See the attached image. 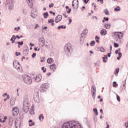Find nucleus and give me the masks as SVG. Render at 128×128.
<instances>
[{
  "label": "nucleus",
  "instance_id": "f257e3e1",
  "mask_svg": "<svg viewBox=\"0 0 128 128\" xmlns=\"http://www.w3.org/2000/svg\"><path fill=\"white\" fill-rule=\"evenodd\" d=\"M112 34L113 36H114V38L118 39L119 42H120V44L124 42V40L122 39L124 38V33L122 32H113Z\"/></svg>",
  "mask_w": 128,
  "mask_h": 128
},
{
  "label": "nucleus",
  "instance_id": "f03ea898",
  "mask_svg": "<svg viewBox=\"0 0 128 128\" xmlns=\"http://www.w3.org/2000/svg\"><path fill=\"white\" fill-rule=\"evenodd\" d=\"M22 80L26 84H32V78L26 74H24L22 76Z\"/></svg>",
  "mask_w": 128,
  "mask_h": 128
},
{
  "label": "nucleus",
  "instance_id": "7ed1b4c3",
  "mask_svg": "<svg viewBox=\"0 0 128 128\" xmlns=\"http://www.w3.org/2000/svg\"><path fill=\"white\" fill-rule=\"evenodd\" d=\"M64 50L66 52L72 54V47L70 44H66L64 46Z\"/></svg>",
  "mask_w": 128,
  "mask_h": 128
},
{
  "label": "nucleus",
  "instance_id": "20e7f679",
  "mask_svg": "<svg viewBox=\"0 0 128 128\" xmlns=\"http://www.w3.org/2000/svg\"><path fill=\"white\" fill-rule=\"evenodd\" d=\"M6 8H8L10 12H12V10H14V4H12V2L6 1Z\"/></svg>",
  "mask_w": 128,
  "mask_h": 128
},
{
  "label": "nucleus",
  "instance_id": "39448f33",
  "mask_svg": "<svg viewBox=\"0 0 128 128\" xmlns=\"http://www.w3.org/2000/svg\"><path fill=\"white\" fill-rule=\"evenodd\" d=\"M13 66L14 68H16L18 72L20 71V68H22V66H20V64L17 60H14L13 62Z\"/></svg>",
  "mask_w": 128,
  "mask_h": 128
},
{
  "label": "nucleus",
  "instance_id": "423d86ee",
  "mask_svg": "<svg viewBox=\"0 0 128 128\" xmlns=\"http://www.w3.org/2000/svg\"><path fill=\"white\" fill-rule=\"evenodd\" d=\"M48 90V86H46V84H42L40 87V92H44Z\"/></svg>",
  "mask_w": 128,
  "mask_h": 128
},
{
  "label": "nucleus",
  "instance_id": "0eeeda50",
  "mask_svg": "<svg viewBox=\"0 0 128 128\" xmlns=\"http://www.w3.org/2000/svg\"><path fill=\"white\" fill-rule=\"evenodd\" d=\"M34 100L38 104L40 102V95L38 94V92H36L34 96Z\"/></svg>",
  "mask_w": 128,
  "mask_h": 128
},
{
  "label": "nucleus",
  "instance_id": "6e6552de",
  "mask_svg": "<svg viewBox=\"0 0 128 128\" xmlns=\"http://www.w3.org/2000/svg\"><path fill=\"white\" fill-rule=\"evenodd\" d=\"M42 75L40 74H37L36 77L34 78V80H35L36 82H40V80H42Z\"/></svg>",
  "mask_w": 128,
  "mask_h": 128
},
{
  "label": "nucleus",
  "instance_id": "1a4fd4ad",
  "mask_svg": "<svg viewBox=\"0 0 128 128\" xmlns=\"http://www.w3.org/2000/svg\"><path fill=\"white\" fill-rule=\"evenodd\" d=\"M20 110H18V108L17 107L14 108L12 110L13 116H16L18 114Z\"/></svg>",
  "mask_w": 128,
  "mask_h": 128
},
{
  "label": "nucleus",
  "instance_id": "9d476101",
  "mask_svg": "<svg viewBox=\"0 0 128 128\" xmlns=\"http://www.w3.org/2000/svg\"><path fill=\"white\" fill-rule=\"evenodd\" d=\"M39 44L42 46H44V44H46V40H44V37H41L38 40Z\"/></svg>",
  "mask_w": 128,
  "mask_h": 128
},
{
  "label": "nucleus",
  "instance_id": "9b49d317",
  "mask_svg": "<svg viewBox=\"0 0 128 128\" xmlns=\"http://www.w3.org/2000/svg\"><path fill=\"white\" fill-rule=\"evenodd\" d=\"M20 126H22L20 120H16L15 122V128H20Z\"/></svg>",
  "mask_w": 128,
  "mask_h": 128
},
{
  "label": "nucleus",
  "instance_id": "f8f14e48",
  "mask_svg": "<svg viewBox=\"0 0 128 128\" xmlns=\"http://www.w3.org/2000/svg\"><path fill=\"white\" fill-rule=\"evenodd\" d=\"M30 101L28 100V97L25 96L24 98L23 105L28 106Z\"/></svg>",
  "mask_w": 128,
  "mask_h": 128
},
{
  "label": "nucleus",
  "instance_id": "ddd939ff",
  "mask_svg": "<svg viewBox=\"0 0 128 128\" xmlns=\"http://www.w3.org/2000/svg\"><path fill=\"white\" fill-rule=\"evenodd\" d=\"M23 110L25 112H28L30 110V106L29 105H23Z\"/></svg>",
  "mask_w": 128,
  "mask_h": 128
},
{
  "label": "nucleus",
  "instance_id": "4468645a",
  "mask_svg": "<svg viewBox=\"0 0 128 128\" xmlns=\"http://www.w3.org/2000/svg\"><path fill=\"white\" fill-rule=\"evenodd\" d=\"M62 16L61 15H58L55 18V22H56V23L59 22H60L62 20Z\"/></svg>",
  "mask_w": 128,
  "mask_h": 128
},
{
  "label": "nucleus",
  "instance_id": "2eb2a0df",
  "mask_svg": "<svg viewBox=\"0 0 128 128\" xmlns=\"http://www.w3.org/2000/svg\"><path fill=\"white\" fill-rule=\"evenodd\" d=\"M88 28H85L83 30L82 34H81V36H82V37L86 38V36L88 34Z\"/></svg>",
  "mask_w": 128,
  "mask_h": 128
},
{
  "label": "nucleus",
  "instance_id": "dca6fc26",
  "mask_svg": "<svg viewBox=\"0 0 128 128\" xmlns=\"http://www.w3.org/2000/svg\"><path fill=\"white\" fill-rule=\"evenodd\" d=\"M16 98L14 97H12L10 100V104L11 106H14L16 104Z\"/></svg>",
  "mask_w": 128,
  "mask_h": 128
},
{
  "label": "nucleus",
  "instance_id": "f3484780",
  "mask_svg": "<svg viewBox=\"0 0 128 128\" xmlns=\"http://www.w3.org/2000/svg\"><path fill=\"white\" fill-rule=\"evenodd\" d=\"M74 0L72 2V8H74V10H76V8H78V0H76V2H77V4H74Z\"/></svg>",
  "mask_w": 128,
  "mask_h": 128
},
{
  "label": "nucleus",
  "instance_id": "a211bd4d",
  "mask_svg": "<svg viewBox=\"0 0 128 128\" xmlns=\"http://www.w3.org/2000/svg\"><path fill=\"white\" fill-rule=\"evenodd\" d=\"M50 70L52 71V72H54L56 70V64H53L51 65H50Z\"/></svg>",
  "mask_w": 128,
  "mask_h": 128
},
{
  "label": "nucleus",
  "instance_id": "6ab92c4d",
  "mask_svg": "<svg viewBox=\"0 0 128 128\" xmlns=\"http://www.w3.org/2000/svg\"><path fill=\"white\" fill-rule=\"evenodd\" d=\"M26 2L28 4V6H29V8H32V0H26Z\"/></svg>",
  "mask_w": 128,
  "mask_h": 128
},
{
  "label": "nucleus",
  "instance_id": "aec40b11",
  "mask_svg": "<svg viewBox=\"0 0 128 128\" xmlns=\"http://www.w3.org/2000/svg\"><path fill=\"white\" fill-rule=\"evenodd\" d=\"M13 122H14V118L12 116H10L9 118V120H8L9 125L10 126H12Z\"/></svg>",
  "mask_w": 128,
  "mask_h": 128
},
{
  "label": "nucleus",
  "instance_id": "412c9836",
  "mask_svg": "<svg viewBox=\"0 0 128 128\" xmlns=\"http://www.w3.org/2000/svg\"><path fill=\"white\" fill-rule=\"evenodd\" d=\"M29 126H35L36 123L32 120H28Z\"/></svg>",
  "mask_w": 128,
  "mask_h": 128
},
{
  "label": "nucleus",
  "instance_id": "4be33fe9",
  "mask_svg": "<svg viewBox=\"0 0 128 128\" xmlns=\"http://www.w3.org/2000/svg\"><path fill=\"white\" fill-rule=\"evenodd\" d=\"M104 28L107 30H110V24L107 23L104 24Z\"/></svg>",
  "mask_w": 128,
  "mask_h": 128
},
{
  "label": "nucleus",
  "instance_id": "5701e85b",
  "mask_svg": "<svg viewBox=\"0 0 128 128\" xmlns=\"http://www.w3.org/2000/svg\"><path fill=\"white\" fill-rule=\"evenodd\" d=\"M100 34L102 36H106V30L103 29L100 31Z\"/></svg>",
  "mask_w": 128,
  "mask_h": 128
},
{
  "label": "nucleus",
  "instance_id": "b1692460",
  "mask_svg": "<svg viewBox=\"0 0 128 128\" xmlns=\"http://www.w3.org/2000/svg\"><path fill=\"white\" fill-rule=\"evenodd\" d=\"M16 36L13 35L10 39L12 44L14 43V42H16Z\"/></svg>",
  "mask_w": 128,
  "mask_h": 128
},
{
  "label": "nucleus",
  "instance_id": "393cba45",
  "mask_svg": "<svg viewBox=\"0 0 128 128\" xmlns=\"http://www.w3.org/2000/svg\"><path fill=\"white\" fill-rule=\"evenodd\" d=\"M98 50L99 52H106V49L102 47H99L98 48Z\"/></svg>",
  "mask_w": 128,
  "mask_h": 128
},
{
  "label": "nucleus",
  "instance_id": "a878e982",
  "mask_svg": "<svg viewBox=\"0 0 128 128\" xmlns=\"http://www.w3.org/2000/svg\"><path fill=\"white\" fill-rule=\"evenodd\" d=\"M96 92V86L94 85H92V91L91 92Z\"/></svg>",
  "mask_w": 128,
  "mask_h": 128
},
{
  "label": "nucleus",
  "instance_id": "bb28decb",
  "mask_svg": "<svg viewBox=\"0 0 128 128\" xmlns=\"http://www.w3.org/2000/svg\"><path fill=\"white\" fill-rule=\"evenodd\" d=\"M44 114H41L38 117V120H40V122H42V120H44Z\"/></svg>",
  "mask_w": 128,
  "mask_h": 128
},
{
  "label": "nucleus",
  "instance_id": "cd10ccee",
  "mask_svg": "<svg viewBox=\"0 0 128 128\" xmlns=\"http://www.w3.org/2000/svg\"><path fill=\"white\" fill-rule=\"evenodd\" d=\"M120 72V68H116L115 70V72H114V74L116 76H118V74Z\"/></svg>",
  "mask_w": 128,
  "mask_h": 128
},
{
  "label": "nucleus",
  "instance_id": "c85d7f7f",
  "mask_svg": "<svg viewBox=\"0 0 128 128\" xmlns=\"http://www.w3.org/2000/svg\"><path fill=\"white\" fill-rule=\"evenodd\" d=\"M120 6H117L114 8L115 12H120Z\"/></svg>",
  "mask_w": 128,
  "mask_h": 128
},
{
  "label": "nucleus",
  "instance_id": "c756f323",
  "mask_svg": "<svg viewBox=\"0 0 128 128\" xmlns=\"http://www.w3.org/2000/svg\"><path fill=\"white\" fill-rule=\"evenodd\" d=\"M85 37H82V36H81L80 38V44H84V38Z\"/></svg>",
  "mask_w": 128,
  "mask_h": 128
},
{
  "label": "nucleus",
  "instance_id": "7c9ffc66",
  "mask_svg": "<svg viewBox=\"0 0 128 128\" xmlns=\"http://www.w3.org/2000/svg\"><path fill=\"white\" fill-rule=\"evenodd\" d=\"M102 58H103L104 62H106V61L108 60V56L106 55H104V56Z\"/></svg>",
  "mask_w": 128,
  "mask_h": 128
},
{
  "label": "nucleus",
  "instance_id": "2f4dec72",
  "mask_svg": "<svg viewBox=\"0 0 128 128\" xmlns=\"http://www.w3.org/2000/svg\"><path fill=\"white\" fill-rule=\"evenodd\" d=\"M53 60H54V59H52V58H48L47 60V62L48 64H52Z\"/></svg>",
  "mask_w": 128,
  "mask_h": 128
},
{
  "label": "nucleus",
  "instance_id": "473e14b6",
  "mask_svg": "<svg viewBox=\"0 0 128 128\" xmlns=\"http://www.w3.org/2000/svg\"><path fill=\"white\" fill-rule=\"evenodd\" d=\"M60 28H62V29L66 28V26H64V25H62L58 27V30H60Z\"/></svg>",
  "mask_w": 128,
  "mask_h": 128
},
{
  "label": "nucleus",
  "instance_id": "72a5a7b5",
  "mask_svg": "<svg viewBox=\"0 0 128 128\" xmlns=\"http://www.w3.org/2000/svg\"><path fill=\"white\" fill-rule=\"evenodd\" d=\"M44 18H48V12H46L44 14Z\"/></svg>",
  "mask_w": 128,
  "mask_h": 128
},
{
  "label": "nucleus",
  "instance_id": "f704fd0d",
  "mask_svg": "<svg viewBox=\"0 0 128 128\" xmlns=\"http://www.w3.org/2000/svg\"><path fill=\"white\" fill-rule=\"evenodd\" d=\"M93 111L94 112V114H96V116L98 115V109L95 108L93 109Z\"/></svg>",
  "mask_w": 128,
  "mask_h": 128
},
{
  "label": "nucleus",
  "instance_id": "c9c22d12",
  "mask_svg": "<svg viewBox=\"0 0 128 128\" xmlns=\"http://www.w3.org/2000/svg\"><path fill=\"white\" fill-rule=\"evenodd\" d=\"M118 54V56L117 57V60H120V58H122V52H119Z\"/></svg>",
  "mask_w": 128,
  "mask_h": 128
},
{
  "label": "nucleus",
  "instance_id": "e433bc0d",
  "mask_svg": "<svg viewBox=\"0 0 128 128\" xmlns=\"http://www.w3.org/2000/svg\"><path fill=\"white\" fill-rule=\"evenodd\" d=\"M30 114H34V108H32L30 110Z\"/></svg>",
  "mask_w": 128,
  "mask_h": 128
},
{
  "label": "nucleus",
  "instance_id": "4c0bfd02",
  "mask_svg": "<svg viewBox=\"0 0 128 128\" xmlns=\"http://www.w3.org/2000/svg\"><path fill=\"white\" fill-rule=\"evenodd\" d=\"M104 12L106 16H110V12L108 11V9L104 10Z\"/></svg>",
  "mask_w": 128,
  "mask_h": 128
},
{
  "label": "nucleus",
  "instance_id": "58836bf2",
  "mask_svg": "<svg viewBox=\"0 0 128 128\" xmlns=\"http://www.w3.org/2000/svg\"><path fill=\"white\" fill-rule=\"evenodd\" d=\"M31 16L33 18H36V15L34 14V12H31Z\"/></svg>",
  "mask_w": 128,
  "mask_h": 128
},
{
  "label": "nucleus",
  "instance_id": "ea45409f",
  "mask_svg": "<svg viewBox=\"0 0 128 128\" xmlns=\"http://www.w3.org/2000/svg\"><path fill=\"white\" fill-rule=\"evenodd\" d=\"M95 44H96V42H94V40H92L90 43V46H94Z\"/></svg>",
  "mask_w": 128,
  "mask_h": 128
},
{
  "label": "nucleus",
  "instance_id": "a19ab883",
  "mask_svg": "<svg viewBox=\"0 0 128 128\" xmlns=\"http://www.w3.org/2000/svg\"><path fill=\"white\" fill-rule=\"evenodd\" d=\"M92 98L94 100V98H96V92H92Z\"/></svg>",
  "mask_w": 128,
  "mask_h": 128
},
{
  "label": "nucleus",
  "instance_id": "79ce46f5",
  "mask_svg": "<svg viewBox=\"0 0 128 128\" xmlns=\"http://www.w3.org/2000/svg\"><path fill=\"white\" fill-rule=\"evenodd\" d=\"M112 86H114V88H116V86H118V84H116V82H113Z\"/></svg>",
  "mask_w": 128,
  "mask_h": 128
},
{
  "label": "nucleus",
  "instance_id": "37998d69",
  "mask_svg": "<svg viewBox=\"0 0 128 128\" xmlns=\"http://www.w3.org/2000/svg\"><path fill=\"white\" fill-rule=\"evenodd\" d=\"M114 48H118V46H120V45L118 43L114 42Z\"/></svg>",
  "mask_w": 128,
  "mask_h": 128
},
{
  "label": "nucleus",
  "instance_id": "c03bdc74",
  "mask_svg": "<svg viewBox=\"0 0 128 128\" xmlns=\"http://www.w3.org/2000/svg\"><path fill=\"white\" fill-rule=\"evenodd\" d=\"M48 22L49 24H52V22H54V19H50L48 20Z\"/></svg>",
  "mask_w": 128,
  "mask_h": 128
},
{
  "label": "nucleus",
  "instance_id": "a18cd8bd",
  "mask_svg": "<svg viewBox=\"0 0 128 128\" xmlns=\"http://www.w3.org/2000/svg\"><path fill=\"white\" fill-rule=\"evenodd\" d=\"M116 100L118 102H120V96H118V94H116Z\"/></svg>",
  "mask_w": 128,
  "mask_h": 128
},
{
  "label": "nucleus",
  "instance_id": "49530a36",
  "mask_svg": "<svg viewBox=\"0 0 128 128\" xmlns=\"http://www.w3.org/2000/svg\"><path fill=\"white\" fill-rule=\"evenodd\" d=\"M18 44L20 46H22V44H24V42H22V41H21L20 42H18Z\"/></svg>",
  "mask_w": 128,
  "mask_h": 128
},
{
  "label": "nucleus",
  "instance_id": "de8ad7c7",
  "mask_svg": "<svg viewBox=\"0 0 128 128\" xmlns=\"http://www.w3.org/2000/svg\"><path fill=\"white\" fill-rule=\"evenodd\" d=\"M43 72H46V68H45L44 67H42V68Z\"/></svg>",
  "mask_w": 128,
  "mask_h": 128
},
{
  "label": "nucleus",
  "instance_id": "09e8293b",
  "mask_svg": "<svg viewBox=\"0 0 128 128\" xmlns=\"http://www.w3.org/2000/svg\"><path fill=\"white\" fill-rule=\"evenodd\" d=\"M118 52H120V48L118 50H116L115 52L116 54H118Z\"/></svg>",
  "mask_w": 128,
  "mask_h": 128
},
{
  "label": "nucleus",
  "instance_id": "8fccbe9b",
  "mask_svg": "<svg viewBox=\"0 0 128 128\" xmlns=\"http://www.w3.org/2000/svg\"><path fill=\"white\" fill-rule=\"evenodd\" d=\"M36 53H34L32 54V58H36Z\"/></svg>",
  "mask_w": 128,
  "mask_h": 128
},
{
  "label": "nucleus",
  "instance_id": "3c124183",
  "mask_svg": "<svg viewBox=\"0 0 128 128\" xmlns=\"http://www.w3.org/2000/svg\"><path fill=\"white\" fill-rule=\"evenodd\" d=\"M50 14H53V16H56V13L52 11H50Z\"/></svg>",
  "mask_w": 128,
  "mask_h": 128
},
{
  "label": "nucleus",
  "instance_id": "603ef678",
  "mask_svg": "<svg viewBox=\"0 0 128 128\" xmlns=\"http://www.w3.org/2000/svg\"><path fill=\"white\" fill-rule=\"evenodd\" d=\"M20 52H16V56H20Z\"/></svg>",
  "mask_w": 128,
  "mask_h": 128
},
{
  "label": "nucleus",
  "instance_id": "864d4df0",
  "mask_svg": "<svg viewBox=\"0 0 128 128\" xmlns=\"http://www.w3.org/2000/svg\"><path fill=\"white\" fill-rule=\"evenodd\" d=\"M26 12H27L26 10H23L24 14H26Z\"/></svg>",
  "mask_w": 128,
  "mask_h": 128
},
{
  "label": "nucleus",
  "instance_id": "5fc2aeb1",
  "mask_svg": "<svg viewBox=\"0 0 128 128\" xmlns=\"http://www.w3.org/2000/svg\"><path fill=\"white\" fill-rule=\"evenodd\" d=\"M42 60H40V62H44V58H45V57H42Z\"/></svg>",
  "mask_w": 128,
  "mask_h": 128
},
{
  "label": "nucleus",
  "instance_id": "6e6d98bb",
  "mask_svg": "<svg viewBox=\"0 0 128 128\" xmlns=\"http://www.w3.org/2000/svg\"><path fill=\"white\" fill-rule=\"evenodd\" d=\"M49 8H54V4L52 3L51 4H49Z\"/></svg>",
  "mask_w": 128,
  "mask_h": 128
},
{
  "label": "nucleus",
  "instance_id": "4d7b16f0",
  "mask_svg": "<svg viewBox=\"0 0 128 128\" xmlns=\"http://www.w3.org/2000/svg\"><path fill=\"white\" fill-rule=\"evenodd\" d=\"M104 20L106 22H108V18H104Z\"/></svg>",
  "mask_w": 128,
  "mask_h": 128
},
{
  "label": "nucleus",
  "instance_id": "13d9d810",
  "mask_svg": "<svg viewBox=\"0 0 128 128\" xmlns=\"http://www.w3.org/2000/svg\"><path fill=\"white\" fill-rule=\"evenodd\" d=\"M98 2H100V4H104V0H98Z\"/></svg>",
  "mask_w": 128,
  "mask_h": 128
},
{
  "label": "nucleus",
  "instance_id": "bf43d9fd",
  "mask_svg": "<svg viewBox=\"0 0 128 128\" xmlns=\"http://www.w3.org/2000/svg\"><path fill=\"white\" fill-rule=\"evenodd\" d=\"M125 126L126 128H128V121L126 122L125 124Z\"/></svg>",
  "mask_w": 128,
  "mask_h": 128
},
{
  "label": "nucleus",
  "instance_id": "052dcab7",
  "mask_svg": "<svg viewBox=\"0 0 128 128\" xmlns=\"http://www.w3.org/2000/svg\"><path fill=\"white\" fill-rule=\"evenodd\" d=\"M38 26H38V24H36L34 27V30H36Z\"/></svg>",
  "mask_w": 128,
  "mask_h": 128
},
{
  "label": "nucleus",
  "instance_id": "680f3d73",
  "mask_svg": "<svg viewBox=\"0 0 128 128\" xmlns=\"http://www.w3.org/2000/svg\"><path fill=\"white\" fill-rule=\"evenodd\" d=\"M70 12H72V9L71 8H69L68 10L67 11V12L68 14H70Z\"/></svg>",
  "mask_w": 128,
  "mask_h": 128
},
{
  "label": "nucleus",
  "instance_id": "e2e57ef3",
  "mask_svg": "<svg viewBox=\"0 0 128 128\" xmlns=\"http://www.w3.org/2000/svg\"><path fill=\"white\" fill-rule=\"evenodd\" d=\"M95 38L96 40H100V37H98V36H96Z\"/></svg>",
  "mask_w": 128,
  "mask_h": 128
},
{
  "label": "nucleus",
  "instance_id": "0e129e2a",
  "mask_svg": "<svg viewBox=\"0 0 128 128\" xmlns=\"http://www.w3.org/2000/svg\"><path fill=\"white\" fill-rule=\"evenodd\" d=\"M72 19H69V24H72Z\"/></svg>",
  "mask_w": 128,
  "mask_h": 128
},
{
  "label": "nucleus",
  "instance_id": "69168bd1",
  "mask_svg": "<svg viewBox=\"0 0 128 128\" xmlns=\"http://www.w3.org/2000/svg\"><path fill=\"white\" fill-rule=\"evenodd\" d=\"M8 96V93H4V94H2V96Z\"/></svg>",
  "mask_w": 128,
  "mask_h": 128
},
{
  "label": "nucleus",
  "instance_id": "338daca9",
  "mask_svg": "<svg viewBox=\"0 0 128 128\" xmlns=\"http://www.w3.org/2000/svg\"><path fill=\"white\" fill-rule=\"evenodd\" d=\"M106 124H107L106 128H110V125L108 124V122H106Z\"/></svg>",
  "mask_w": 128,
  "mask_h": 128
},
{
  "label": "nucleus",
  "instance_id": "774afa93",
  "mask_svg": "<svg viewBox=\"0 0 128 128\" xmlns=\"http://www.w3.org/2000/svg\"><path fill=\"white\" fill-rule=\"evenodd\" d=\"M30 46L32 47V46H34V44L32 43H30Z\"/></svg>",
  "mask_w": 128,
  "mask_h": 128
}]
</instances>
